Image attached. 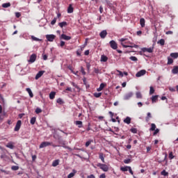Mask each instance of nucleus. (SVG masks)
Segmentation results:
<instances>
[{
  "label": "nucleus",
  "instance_id": "21",
  "mask_svg": "<svg viewBox=\"0 0 178 178\" xmlns=\"http://www.w3.org/2000/svg\"><path fill=\"white\" fill-rule=\"evenodd\" d=\"M99 159H101V161H102V162H103V163H105V158L104 157V153H99Z\"/></svg>",
  "mask_w": 178,
  "mask_h": 178
},
{
  "label": "nucleus",
  "instance_id": "10",
  "mask_svg": "<svg viewBox=\"0 0 178 178\" xmlns=\"http://www.w3.org/2000/svg\"><path fill=\"white\" fill-rule=\"evenodd\" d=\"M133 95H134L133 92H129L124 96V99H125V100L130 99V98H131V97H133Z\"/></svg>",
  "mask_w": 178,
  "mask_h": 178
},
{
  "label": "nucleus",
  "instance_id": "50",
  "mask_svg": "<svg viewBox=\"0 0 178 178\" xmlns=\"http://www.w3.org/2000/svg\"><path fill=\"white\" fill-rule=\"evenodd\" d=\"M131 131V133H134V134H137V129L136 128H132L130 130Z\"/></svg>",
  "mask_w": 178,
  "mask_h": 178
},
{
  "label": "nucleus",
  "instance_id": "5",
  "mask_svg": "<svg viewBox=\"0 0 178 178\" xmlns=\"http://www.w3.org/2000/svg\"><path fill=\"white\" fill-rule=\"evenodd\" d=\"M37 59V54H33L32 55H31L29 60H28V62H29V63H34L35 60H36Z\"/></svg>",
  "mask_w": 178,
  "mask_h": 178
},
{
  "label": "nucleus",
  "instance_id": "57",
  "mask_svg": "<svg viewBox=\"0 0 178 178\" xmlns=\"http://www.w3.org/2000/svg\"><path fill=\"white\" fill-rule=\"evenodd\" d=\"M42 58L44 60H47V59H48V56L47 54H43Z\"/></svg>",
  "mask_w": 178,
  "mask_h": 178
},
{
  "label": "nucleus",
  "instance_id": "61",
  "mask_svg": "<svg viewBox=\"0 0 178 178\" xmlns=\"http://www.w3.org/2000/svg\"><path fill=\"white\" fill-rule=\"evenodd\" d=\"M15 16H16V17L19 18L22 16V14H20V13H16Z\"/></svg>",
  "mask_w": 178,
  "mask_h": 178
},
{
  "label": "nucleus",
  "instance_id": "22",
  "mask_svg": "<svg viewBox=\"0 0 178 178\" xmlns=\"http://www.w3.org/2000/svg\"><path fill=\"white\" fill-rule=\"evenodd\" d=\"M159 97V95H154V96L152 97V104H154V103H155V102H156L158 101V97Z\"/></svg>",
  "mask_w": 178,
  "mask_h": 178
},
{
  "label": "nucleus",
  "instance_id": "37",
  "mask_svg": "<svg viewBox=\"0 0 178 178\" xmlns=\"http://www.w3.org/2000/svg\"><path fill=\"white\" fill-rule=\"evenodd\" d=\"M94 97H95V98H99V97H101L102 95V93L101 92H95L93 94Z\"/></svg>",
  "mask_w": 178,
  "mask_h": 178
},
{
  "label": "nucleus",
  "instance_id": "48",
  "mask_svg": "<svg viewBox=\"0 0 178 178\" xmlns=\"http://www.w3.org/2000/svg\"><path fill=\"white\" fill-rule=\"evenodd\" d=\"M168 158H169V159H173V158H175V156H173L172 152L169 153Z\"/></svg>",
  "mask_w": 178,
  "mask_h": 178
},
{
  "label": "nucleus",
  "instance_id": "55",
  "mask_svg": "<svg viewBox=\"0 0 178 178\" xmlns=\"http://www.w3.org/2000/svg\"><path fill=\"white\" fill-rule=\"evenodd\" d=\"M158 133H159V129H155L154 132L153 133V135L156 136V134H158Z\"/></svg>",
  "mask_w": 178,
  "mask_h": 178
},
{
  "label": "nucleus",
  "instance_id": "18",
  "mask_svg": "<svg viewBox=\"0 0 178 178\" xmlns=\"http://www.w3.org/2000/svg\"><path fill=\"white\" fill-rule=\"evenodd\" d=\"M26 91H27V92L29 94V97L31 98H33V97H34V95L33 94V92L31 91V89H30L29 88H27L26 89Z\"/></svg>",
  "mask_w": 178,
  "mask_h": 178
},
{
  "label": "nucleus",
  "instance_id": "16",
  "mask_svg": "<svg viewBox=\"0 0 178 178\" xmlns=\"http://www.w3.org/2000/svg\"><path fill=\"white\" fill-rule=\"evenodd\" d=\"M75 124L76 126H78L79 129H81V127H83V122L81 121H76Z\"/></svg>",
  "mask_w": 178,
  "mask_h": 178
},
{
  "label": "nucleus",
  "instance_id": "53",
  "mask_svg": "<svg viewBox=\"0 0 178 178\" xmlns=\"http://www.w3.org/2000/svg\"><path fill=\"white\" fill-rule=\"evenodd\" d=\"M92 143V140H88L86 143V147H89L90 144Z\"/></svg>",
  "mask_w": 178,
  "mask_h": 178
},
{
  "label": "nucleus",
  "instance_id": "11",
  "mask_svg": "<svg viewBox=\"0 0 178 178\" xmlns=\"http://www.w3.org/2000/svg\"><path fill=\"white\" fill-rule=\"evenodd\" d=\"M44 73H45V71H39L35 77V80H38V79H40V77H41Z\"/></svg>",
  "mask_w": 178,
  "mask_h": 178
},
{
  "label": "nucleus",
  "instance_id": "3",
  "mask_svg": "<svg viewBox=\"0 0 178 178\" xmlns=\"http://www.w3.org/2000/svg\"><path fill=\"white\" fill-rule=\"evenodd\" d=\"M49 145H52V142H42L40 145L39 148H45V147H49Z\"/></svg>",
  "mask_w": 178,
  "mask_h": 178
},
{
  "label": "nucleus",
  "instance_id": "32",
  "mask_svg": "<svg viewBox=\"0 0 178 178\" xmlns=\"http://www.w3.org/2000/svg\"><path fill=\"white\" fill-rule=\"evenodd\" d=\"M56 102L57 104H59V105H63V104H65L63 99H62L61 98L57 99Z\"/></svg>",
  "mask_w": 178,
  "mask_h": 178
},
{
  "label": "nucleus",
  "instance_id": "25",
  "mask_svg": "<svg viewBox=\"0 0 178 178\" xmlns=\"http://www.w3.org/2000/svg\"><path fill=\"white\" fill-rule=\"evenodd\" d=\"M105 86H106L105 83H101L99 88H97V91H102L105 88Z\"/></svg>",
  "mask_w": 178,
  "mask_h": 178
},
{
  "label": "nucleus",
  "instance_id": "4",
  "mask_svg": "<svg viewBox=\"0 0 178 178\" xmlns=\"http://www.w3.org/2000/svg\"><path fill=\"white\" fill-rule=\"evenodd\" d=\"M110 47L112 49H118V43L115 40H111L109 42Z\"/></svg>",
  "mask_w": 178,
  "mask_h": 178
},
{
  "label": "nucleus",
  "instance_id": "28",
  "mask_svg": "<svg viewBox=\"0 0 178 178\" xmlns=\"http://www.w3.org/2000/svg\"><path fill=\"white\" fill-rule=\"evenodd\" d=\"M74 8L72 6V4H70L67 8V13H73Z\"/></svg>",
  "mask_w": 178,
  "mask_h": 178
},
{
  "label": "nucleus",
  "instance_id": "60",
  "mask_svg": "<svg viewBox=\"0 0 178 178\" xmlns=\"http://www.w3.org/2000/svg\"><path fill=\"white\" fill-rule=\"evenodd\" d=\"M84 55H86V56H88V55H90V50H86V51H85Z\"/></svg>",
  "mask_w": 178,
  "mask_h": 178
},
{
  "label": "nucleus",
  "instance_id": "44",
  "mask_svg": "<svg viewBox=\"0 0 178 178\" xmlns=\"http://www.w3.org/2000/svg\"><path fill=\"white\" fill-rule=\"evenodd\" d=\"M129 59L133 62H137V60H138V58H137V57L136 56H131Z\"/></svg>",
  "mask_w": 178,
  "mask_h": 178
},
{
  "label": "nucleus",
  "instance_id": "46",
  "mask_svg": "<svg viewBox=\"0 0 178 178\" xmlns=\"http://www.w3.org/2000/svg\"><path fill=\"white\" fill-rule=\"evenodd\" d=\"M56 20H58V18L54 17V19L51 22V26H54L56 23Z\"/></svg>",
  "mask_w": 178,
  "mask_h": 178
},
{
  "label": "nucleus",
  "instance_id": "12",
  "mask_svg": "<svg viewBox=\"0 0 178 178\" xmlns=\"http://www.w3.org/2000/svg\"><path fill=\"white\" fill-rule=\"evenodd\" d=\"M99 35L101 38H105L108 35V32H106V30H104L99 33Z\"/></svg>",
  "mask_w": 178,
  "mask_h": 178
},
{
  "label": "nucleus",
  "instance_id": "64",
  "mask_svg": "<svg viewBox=\"0 0 178 178\" xmlns=\"http://www.w3.org/2000/svg\"><path fill=\"white\" fill-rule=\"evenodd\" d=\"M87 178H95V176L94 175H90L88 176Z\"/></svg>",
  "mask_w": 178,
  "mask_h": 178
},
{
  "label": "nucleus",
  "instance_id": "52",
  "mask_svg": "<svg viewBox=\"0 0 178 178\" xmlns=\"http://www.w3.org/2000/svg\"><path fill=\"white\" fill-rule=\"evenodd\" d=\"M130 162H131V159H130L124 160V163H130Z\"/></svg>",
  "mask_w": 178,
  "mask_h": 178
},
{
  "label": "nucleus",
  "instance_id": "34",
  "mask_svg": "<svg viewBox=\"0 0 178 178\" xmlns=\"http://www.w3.org/2000/svg\"><path fill=\"white\" fill-rule=\"evenodd\" d=\"M155 129H156V125L155 124H151V128L149 129V131H154Z\"/></svg>",
  "mask_w": 178,
  "mask_h": 178
},
{
  "label": "nucleus",
  "instance_id": "26",
  "mask_svg": "<svg viewBox=\"0 0 178 178\" xmlns=\"http://www.w3.org/2000/svg\"><path fill=\"white\" fill-rule=\"evenodd\" d=\"M172 72L173 73V74H177L178 73V66H174Z\"/></svg>",
  "mask_w": 178,
  "mask_h": 178
},
{
  "label": "nucleus",
  "instance_id": "38",
  "mask_svg": "<svg viewBox=\"0 0 178 178\" xmlns=\"http://www.w3.org/2000/svg\"><path fill=\"white\" fill-rule=\"evenodd\" d=\"M35 120H37V118L35 117H33L31 119V124H35Z\"/></svg>",
  "mask_w": 178,
  "mask_h": 178
},
{
  "label": "nucleus",
  "instance_id": "40",
  "mask_svg": "<svg viewBox=\"0 0 178 178\" xmlns=\"http://www.w3.org/2000/svg\"><path fill=\"white\" fill-rule=\"evenodd\" d=\"M168 10H169V6L166 5L163 8V13H166V12H168Z\"/></svg>",
  "mask_w": 178,
  "mask_h": 178
},
{
  "label": "nucleus",
  "instance_id": "31",
  "mask_svg": "<svg viewBox=\"0 0 178 178\" xmlns=\"http://www.w3.org/2000/svg\"><path fill=\"white\" fill-rule=\"evenodd\" d=\"M170 56H171V58H173L174 59H177L178 53H171Z\"/></svg>",
  "mask_w": 178,
  "mask_h": 178
},
{
  "label": "nucleus",
  "instance_id": "30",
  "mask_svg": "<svg viewBox=\"0 0 178 178\" xmlns=\"http://www.w3.org/2000/svg\"><path fill=\"white\" fill-rule=\"evenodd\" d=\"M136 98H137L138 99H143V95H141V92H137L136 93Z\"/></svg>",
  "mask_w": 178,
  "mask_h": 178
},
{
  "label": "nucleus",
  "instance_id": "7",
  "mask_svg": "<svg viewBox=\"0 0 178 178\" xmlns=\"http://www.w3.org/2000/svg\"><path fill=\"white\" fill-rule=\"evenodd\" d=\"M22 127V120H18L14 129L15 131H19Z\"/></svg>",
  "mask_w": 178,
  "mask_h": 178
},
{
  "label": "nucleus",
  "instance_id": "56",
  "mask_svg": "<svg viewBox=\"0 0 178 178\" xmlns=\"http://www.w3.org/2000/svg\"><path fill=\"white\" fill-rule=\"evenodd\" d=\"M76 55L77 56H81V51L80 49L76 51Z\"/></svg>",
  "mask_w": 178,
  "mask_h": 178
},
{
  "label": "nucleus",
  "instance_id": "1",
  "mask_svg": "<svg viewBox=\"0 0 178 178\" xmlns=\"http://www.w3.org/2000/svg\"><path fill=\"white\" fill-rule=\"evenodd\" d=\"M126 38H121L120 40V42H121V45L123 47V48H138V45H134V46H127V44H129L128 42H125L126 41Z\"/></svg>",
  "mask_w": 178,
  "mask_h": 178
},
{
  "label": "nucleus",
  "instance_id": "2",
  "mask_svg": "<svg viewBox=\"0 0 178 178\" xmlns=\"http://www.w3.org/2000/svg\"><path fill=\"white\" fill-rule=\"evenodd\" d=\"M97 168H99L103 172H108L109 170V166L106 164H102L101 163H98L97 164Z\"/></svg>",
  "mask_w": 178,
  "mask_h": 178
},
{
  "label": "nucleus",
  "instance_id": "54",
  "mask_svg": "<svg viewBox=\"0 0 178 178\" xmlns=\"http://www.w3.org/2000/svg\"><path fill=\"white\" fill-rule=\"evenodd\" d=\"M128 170L129 173L133 176L134 175V172H133V170H131V167L129 166V168H128Z\"/></svg>",
  "mask_w": 178,
  "mask_h": 178
},
{
  "label": "nucleus",
  "instance_id": "35",
  "mask_svg": "<svg viewBox=\"0 0 178 178\" xmlns=\"http://www.w3.org/2000/svg\"><path fill=\"white\" fill-rule=\"evenodd\" d=\"M152 118V115H151V113H147V115L145 118V120L147 122H149V118Z\"/></svg>",
  "mask_w": 178,
  "mask_h": 178
},
{
  "label": "nucleus",
  "instance_id": "23",
  "mask_svg": "<svg viewBox=\"0 0 178 178\" xmlns=\"http://www.w3.org/2000/svg\"><path fill=\"white\" fill-rule=\"evenodd\" d=\"M55 95H56V92H51L49 93V99H55Z\"/></svg>",
  "mask_w": 178,
  "mask_h": 178
},
{
  "label": "nucleus",
  "instance_id": "51",
  "mask_svg": "<svg viewBox=\"0 0 178 178\" xmlns=\"http://www.w3.org/2000/svg\"><path fill=\"white\" fill-rule=\"evenodd\" d=\"M41 112H42V110H41V108H37L35 109V113L38 114V113H41Z\"/></svg>",
  "mask_w": 178,
  "mask_h": 178
},
{
  "label": "nucleus",
  "instance_id": "41",
  "mask_svg": "<svg viewBox=\"0 0 178 178\" xmlns=\"http://www.w3.org/2000/svg\"><path fill=\"white\" fill-rule=\"evenodd\" d=\"M157 44H160V45L163 46L165 45V40L164 39H161Z\"/></svg>",
  "mask_w": 178,
  "mask_h": 178
},
{
  "label": "nucleus",
  "instance_id": "20",
  "mask_svg": "<svg viewBox=\"0 0 178 178\" xmlns=\"http://www.w3.org/2000/svg\"><path fill=\"white\" fill-rule=\"evenodd\" d=\"M7 148H10V149H13V148H15V146L13 145V143L12 142H9L7 145H6Z\"/></svg>",
  "mask_w": 178,
  "mask_h": 178
},
{
  "label": "nucleus",
  "instance_id": "9",
  "mask_svg": "<svg viewBox=\"0 0 178 178\" xmlns=\"http://www.w3.org/2000/svg\"><path fill=\"white\" fill-rule=\"evenodd\" d=\"M145 73H147V71L145 70H141L136 73V76L137 77H141V76H144Z\"/></svg>",
  "mask_w": 178,
  "mask_h": 178
},
{
  "label": "nucleus",
  "instance_id": "17",
  "mask_svg": "<svg viewBox=\"0 0 178 178\" xmlns=\"http://www.w3.org/2000/svg\"><path fill=\"white\" fill-rule=\"evenodd\" d=\"M58 26L61 29H63V27H66V26H67V22H60V23H58Z\"/></svg>",
  "mask_w": 178,
  "mask_h": 178
},
{
  "label": "nucleus",
  "instance_id": "6",
  "mask_svg": "<svg viewBox=\"0 0 178 178\" xmlns=\"http://www.w3.org/2000/svg\"><path fill=\"white\" fill-rule=\"evenodd\" d=\"M46 38L47 41L52 42L56 38V36L55 35H47Z\"/></svg>",
  "mask_w": 178,
  "mask_h": 178
},
{
  "label": "nucleus",
  "instance_id": "58",
  "mask_svg": "<svg viewBox=\"0 0 178 178\" xmlns=\"http://www.w3.org/2000/svg\"><path fill=\"white\" fill-rule=\"evenodd\" d=\"M86 67L88 70H90V67H91V65L90 64V63H86Z\"/></svg>",
  "mask_w": 178,
  "mask_h": 178
},
{
  "label": "nucleus",
  "instance_id": "47",
  "mask_svg": "<svg viewBox=\"0 0 178 178\" xmlns=\"http://www.w3.org/2000/svg\"><path fill=\"white\" fill-rule=\"evenodd\" d=\"M94 72L96 74H99V73H101V70H99V69L98 68H94Z\"/></svg>",
  "mask_w": 178,
  "mask_h": 178
},
{
  "label": "nucleus",
  "instance_id": "13",
  "mask_svg": "<svg viewBox=\"0 0 178 178\" xmlns=\"http://www.w3.org/2000/svg\"><path fill=\"white\" fill-rule=\"evenodd\" d=\"M61 38L63 40H65V41H69V40H72V37L66 35L65 34L61 35Z\"/></svg>",
  "mask_w": 178,
  "mask_h": 178
},
{
  "label": "nucleus",
  "instance_id": "45",
  "mask_svg": "<svg viewBox=\"0 0 178 178\" xmlns=\"http://www.w3.org/2000/svg\"><path fill=\"white\" fill-rule=\"evenodd\" d=\"M10 6V3H5L2 4V8H9Z\"/></svg>",
  "mask_w": 178,
  "mask_h": 178
},
{
  "label": "nucleus",
  "instance_id": "63",
  "mask_svg": "<svg viewBox=\"0 0 178 178\" xmlns=\"http://www.w3.org/2000/svg\"><path fill=\"white\" fill-rule=\"evenodd\" d=\"M146 149H147V152H149V151H151V147L148 146L146 147Z\"/></svg>",
  "mask_w": 178,
  "mask_h": 178
},
{
  "label": "nucleus",
  "instance_id": "19",
  "mask_svg": "<svg viewBox=\"0 0 178 178\" xmlns=\"http://www.w3.org/2000/svg\"><path fill=\"white\" fill-rule=\"evenodd\" d=\"M140 24L141 27H145V19L140 18Z\"/></svg>",
  "mask_w": 178,
  "mask_h": 178
},
{
  "label": "nucleus",
  "instance_id": "15",
  "mask_svg": "<svg viewBox=\"0 0 178 178\" xmlns=\"http://www.w3.org/2000/svg\"><path fill=\"white\" fill-rule=\"evenodd\" d=\"M124 123H127V124H130V123H131V118H130V117H127L124 120Z\"/></svg>",
  "mask_w": 178,
  "mask_h": 178
},
{
  "label": "nucleus",
  "instance_id": "43",
  "mask_svg": "<svg viewBox=\"0 0 178 178\" xmlns=\"http://www.w3.org/2000/svg\"><path fill=\"white\" fill-rule=\"evenodd\" d=\"M31 40H33V41H42V40L38 39V38H36L34 35L31 36Z\"/></svg>",
  "mask_w": 178,
  "mask_h": 178
},
{
  "label": "nucleus",
  "instance_id": "8",
  "mask_svg": "<svg viewBox=\"0 0 178 178\" xmlns=\"http://www.w3.org/2000/svg\"><path fill=\"white\" fill-rule=\"evenodd\" d=\"M143 52H148L149 54H152L154 52V47H144L142 49Z\"/></svg>",
  "mask_w": 178,
  "mask_h": 178
},
{
  "label": "nucleus",
  "instance_id": "36",
  "mask_svg": "<svg viewBox=\"0 0 178 178\" xmlns=\"http://www.w3.org/2000/svg\"><path fill=\"white\" fill-rule=\"evenodd\" d=\"M173 63V58L170 57H168V63L167 65H172Z\"/></svg>",
  "mask_w": 178,
  "mask_h": 178
},
{
  "label": "nucleus",
  "instance_id": "42",
  "mask_svg": "<svg viewBox=\"0 0 178 178\" xmlns=\"http://www.w3.org/2000/svg\"><path fill=\"white\" fill-rule=\"evenodd\" d=\"M150 90H149V94L150 95H152V94H154L155 92V89H154V87L150 86Z\"/></svg>",
  "mask_w": 178,
  "mask_h": 178
},
{
  "label": "nucleus",
  "instance_id": "59",
  "mask_svg": "<svg viewBox=\"0 0 178 178\" xmlns=\"http://www.w3.org/2000/svg\"><path fill=\"white\" fill-rule=\"evenodd\" d=\"M165 34H166L167 35H172V34H173V31H168L165 32Z\"/></svg>",
  "mask_w": 178,
  "mask_h": 178
},
{
  "label": "nucleus",
  "instance_id": "33",
  "mask_svg": "<svg viewBox=\"0 0 178 178\" xmlns=\"http://www.w3.org/2000/svg\"><path fill=\"white\" fill-rule=\"evenodd\" d=\"M166 158H168V154H165V158L163 160H157V162H159V163H162V162H166V163H168V160H166Z\"/></svg>",
  "mask_w": 178,
  "mask_h": 178
},
{
  "label": "nucleus",
  "instance_id": "62",
  "mask_svg": "<svg viewBox=\"0 0 178 178\" xmlns=\"http://www.w3.org/2000/svg\"><path fill=\"white\" fill-rule=\"evenodd\" d=\"M99 178H106V175H105V174H102Z\"/></svg>",
  "mask_w": 178,
  "mask_h": 178
},
{
  "label": "nucleus",
  "instance_id": "24",
  "mask_svg": "<svg viewBox=\"0 0 178 178\" xmlns=\"http://www.w3.org/2000/svg\"><path fill=\"white\" fill-rule=\"evenodd\" d=\"M59 162H60L59 159L54 161L52 163V166L54 168H56V166H58V165H59Z\"/></svg>",
  "mask_w": 178,
  "mask_h": 178
},
{
  "label": "nucleus",
  "instance_id": "14",
  "mask_svg": "<svg viewBox=\"0 0 178 178\" xmlns=\"http://www.w3.org/2000/svg\"><path fill=\"white\" fill-rule=\"evenodd\" d=\"M76 173H77V170H72V172H70V173L67 175V178L74 177V175H76Z\"/></svg>",
  "mask_w": 178,
  "mask_h": 178
},
{
  "label": "nucleus",
  "instance_id": "49",
  "mask_svg": "<svg viewBox=\"0 0 178 178\" xmlns=\"http://www.w3.org/2000/svg\"><path fill=\"white\" fill-rule=\"evenodd\" d=\"M11 169H12L13 170H19V166H17V165H13V166L11 167Z\"/></svg>",
  "mask_w": 178,
  "mask_h": 178
},
{
  "label": "nucleus",
  "instance_id": "39",
  "mask_svg": "<svg viewBox=\"0 0 178 178\" xmlns=\"http://www.w3.org/2000/svg\"><path fill=\"white\" fill-rule=\"evenodd\" d=\"M161 175L162 176H169V172H166V170H163L161 172Z\"/></svg>",
  "mask_w": 178,
  "mask_h": 178
},
{
  "label": "nucleus",
  "instance_id": "29",
  "mask_svg": "<svg viewBox=\"0 0 178 178\" xmlns=\"http://www.w3.org/2000/svg\"><path fill=\"white\" fill-rule=\"evenodd\" d=\"M129 168H130V166L121 167L120 170H122V172H127V171H129Z\"/></svg>",
  "mask_w": 178,
  "mask_h": 178
},
{
  "label": "nucleus",
  "instance_id": "27",
  "mask_svg": "<svg viewBox=\"0 0 178 178\" xmlns=\"http://www.w3.org/2000/svg\"><path fill=\"white\" fill-rule=\"evenodd\" d=\"M108 61V57L105 55H102L101 56V62H107Z\"/></svg>",
  "mask_w": 178,
  "mask_h": 178
}]
</instances>
